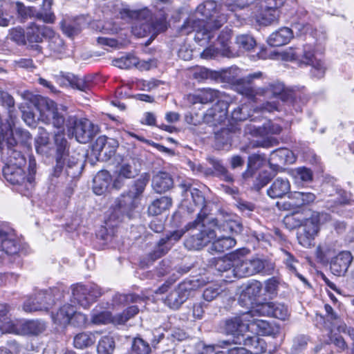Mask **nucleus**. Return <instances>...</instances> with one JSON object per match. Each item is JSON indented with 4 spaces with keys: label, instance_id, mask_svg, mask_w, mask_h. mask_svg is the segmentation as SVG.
<instances>
[{
    "label": "nucleus",
    "instance_id": "f257e3e1",
    "mask_svg": "<svg viewBox=\"0 0 354 354\" xmlns=\"http://www.w3.org/2000/svg\"><path fill=\"white\" fill-rule=\"evenodd\" d=\"M27 98L39 111L42 120L58 129H62L66 122L68 135L75 136L80 143L89 142L98 133V127L88 119L78 120L76 116L69 115L66 120L56 104L49 98L30 93L27 94Z\"/></svg>",
    "mask_w": 354,
    "mask_h": 354
},
{
    "label": "nucleus",
    "instance_id": "f03ea898",
    "mask_svg": "<svg viewBox=\"0 0 354 354\" xmlns=\"http://www.w3.org/2000/svg\"><path fill=\"white\" fill-rule=\"evenodd\" d=\"M227 11L234 12V7L218 5L212 0L204 1L196 8L194 15L184 22L180 32L185 35L196 32V39L209 41L213 37L212 30L218 29L227 22Z\"/></svg>",
    "mask_w": 354,
    "mask_h": 354
},
{
    "label": "nucleus",
    "instance_id": "7ed1b4c3",
    "mask_svg": "<svg viewBox=\"0 0 354 354\" xmlns=\"http://www.w3.org/2000/svg\"><path fill=\"white\" fill-rule=\"evenodd\" d=\"M54 140L56 146L55 165L53 168L50 178L53 180V178L65 176L66 183L68 185L66 194L70 196L73 192L75 181L82 174L84 164L79 158L69 154V145L64 130L55 133Z\"/></svg>",
    "mask_w": 354,
    "mask_h": 354
},
{
    "label": "nucleus",
    "instance_id": "20e7f679",
    "mask_svg": "<svg viewBox=\"0 0 354 354\" xmlns=\"http://www.w3.org/2000/svg\"><path fill=\"white\" fill-rule=\"evenodd\" d=\"M122 18H129L134 21L132 32L139 37L147 35H157L167 28V15L160 13L153 16L147 8L132 10L124 9L120 12Z\"/></svg>",
    "mask_w": 354,
    "mask_h": 354
},
{
    "label": "nucleus",
    "instance_id": "39448f33",
    "mask_svg": "<svg viewBox=\"0 0 354 354\" xmlns=\"http://www.w3.org/2000/svg\"><path fill=\"white\" fill-rule=\"evenodd\" d=\"M205 219L196 218L187 224V231L191 230V232L185 239L184 245L188 250H201L216 237L215 230L205 224Z\"/></svg>",
    "mask_w": 354,
    "mask_h": 354
},
{
    "label": "nucleus",
    "instance_id": "423d86ee",
    "mask_svg": "<svg viewBox=\"0 0 354 354\" xmlns=\"http://www.w3.org/2000/svg\"><path fill=\"white\" fill-rule=\"evenodd\" d=\"M252 312L247 311L239 316L227 319L225 322L224 329L227 334L234 336L233 339L223 340L218 342V346L226 348L232 345L241 344L239 336H243L244 333L249 330L252 321Z\"/></svg>",
    "mask_w": 354,
    "mask_h": 354
},
{
    "label": "nucleus",
    "instance_id": "0eeeda50",
    "mask_svg": "<svg viewBox=\"0 0 354 354\" xmlns=\"http://www.w3.org/2000/svg\"><path fill=\"white\" fill-rule=\"evenodd\" d=\"M197 287V281H183L168 294L165 299V304L170 308L178 309Z\"/></svg>",
    "mask_w": 354,
    "mask_h": 354
},
{
    "label": "nucleus",
    "instance_id": "6e6552de",
    "mask_svg": "<svg viewBox=\"0 0 354 354\" xmlns=\"http://www.w3.org/2000/svg\"><path fill=\"white\" fill-rule=\"evenodd\" d=\"M138 205V202L127 194H122L115 200L109 219L122 221L125 217L131 218Z\"/></svg>",
    "mask_w": 354,
    "mask_h": 354
},
{
    "label": "nucleus",
    "instance_id": "1a4fd4ad",
    "mask_svg": "<svg viewBox=\"0 0 354 354\" xmlns=\"http://www.w3.org/2000/svg\"><path fill=\"white\" fill-rule=\"evenodd\" d=\"M72 294L74 299L80 305L86 308L96 298L101 296L102 291L100 288L95 284H77L73 287Z\"/></svg>",
    "mask_w": 354,
    "mask_h": 354
},
{
    "label": "nucleus",
    "instance_id": "9d476101",
    "mask_svg": "<svg viewBox=\"0 0 354 354\" xmlns=\"http://www.w3.org/2000/svg\"><path fill=\"white\" fill-rule=\"evenodd\" d=\"M54 304L52 290H40L34 296L28 297L23 305L26 312L47 310Z\"/></svg>",
    "mask_w": 354,
    "mask_h": 354
},
{
    "label": "nucleus",
    "instance_id": "9b49d317",
    "mask_svg": "<svg viewBox=\"0 0 354 354\" xmlns=\"http://www.w3.org/2000/svg\"><path fill=\"white\" fill-rule=\"evenodd\" d=\"M19 156L17 162H12L3 169V174L6 180L12 185H22L26 180V174L22 169L25 165L26 159L20 152H15Z\"/></svg>",
    "mask_w": 354,
    "mask_h": 354
},
{
    "label": "nucleus",
    "instance_id": "f8f14e48",
    "mask_svg": "<svg viewBox=\"0 0 354 354\" xmlns=\"http://www.w3.org/2000/svg\"><path fill=\"white\" fill-rule=\"evenodd\" d=\"M230 104L226 100H218L203 115V121L209 126L216 127L225 121Z\"/></svg>",
    "mask_w": 354,
    "mask_h": 354
},
{
    "label": "nucleus",
    "instance_id": "ddd939ff",
    "mask_svg": "<svg viewBox=\"0 0 354 354\" xmlns=\"http://www.w3.org/2000/svg\"><path fill=\"white\" fill-rule=\"evenodd\" d=\"M315 194L309 192H292L288 195V200L284 203L285 208L293 212H299L303 207L310 205L316 200Z\"/></svg>",
    "mask_w": 354,
    "mask_h": 354
},
{
    "label": "nucleus",
    "instance_id": "4468645a",
    "mask_svg": "<svg viewBox=\"0 0 354 354\" xmlns=\"http://www.w3.org/2000/svg\"><path fill=\"white\" fill-rule=\"evenodd\" d=\"M269 89L274 96H280L283 102L292 106L297 112L301 111V105L304 104V102H301L300 95H297L292 91H285L283 84L279 82L271 84Z\"/></svg>",
    "mask_w": 354,
    "mask_h": 354
},
{
    "label": "nucleus",
    "instance_id": "2eb2a0df",
    "mask_svg": "<svg viewBox=\"0 0 354 354\" xmlns=\"http://www.w3.org/2000/svg\"><path fill=\"white\" fill-rule=\"evenodd\" d=\"M190 196L192 201L187 204L189 199H185L183 201V205L185 206L190 213L198 211L197 218H207L205 199L202 192L199 189L194 188L191 190Z\"/></svg>",
    "mask_w": 354,
    "mask_h": 354
},
{
    "label": "nucleus",
    "instance_id": "dca6fc26",
    "mask_svg": "<svg viewBox=\"0 0 354 354\" xmlns=\"http://www.w3.org/2000/svg\"><path fill=\"white\" fill-rule=\"evenodd\" d=\"M301 63L311 66L312 68L310 70V73L313 76L317 78L324 77L326 67L321 59H317L315 57L314 52L311 50L309 46H304Z\"/></svg>",
    "mask_w": 354,
    "mask_h": 354
},
{
    "label": "nucleus",
    "instance_id": "f3484780",
    "mask_svg": "<svg viewBox=\"0 0 354 354\" xmlns=\"http://www.w3.org/2000/svg\"><path fill=\"white\" fill-rule=\"evenodd\" d=\"M353 260L351 252L348 251L340 252L333 257L330 261V269L336 276H344Z\"/></svg>",
    "mask_w": 354,
    "mask_h": 354
},
{
    "label": "nucleus",
    "instance_id": "a211bd4d",
    "mask_svg": "<svg viewBox=\"0 0 354 354\" xmlns=\"http://www.w3.org/2000/svg\"><path fill=\"white\" fill-rule=\"evenodd\" d=\"M171 249L169 244L163 238L160 239L153 250L140 259V266L143 268L149 266L157 259L166 255Z\"/></svg>",
    "mask_w": 354,
    "mask_h": 354
},
{
    "label": "nucleus",
    "instance_id": "6ab92c4d",
    "mask_svg": "<svg viewBox=\"0 0 354 354\" xmlns=\"http://www.w3.org/2000/svg\"><path fill=\"white\" fill-rule=\"evenodd\" d=\"M53 30L46 26H39L35 23L30 24L26 28V39L30 43H41L44 39L52 37Z\"/></svg>",
    "mask_w": 354,
    "mask_h": 354
},
{
    "label": "nucleus",
    "instance_id": "aec40b11",
    "mask_svg": "<svg viewBox=\"0 0 354 354\" xmlns=\"http://www.w3.org/2000/svg\"><path fill=\"white\" fill-rule=\"evenodd\" d=\"M257 312L263 315L284 320L288 317V308L281 304L267 302L258 306Z\"/></svg>",
    "mask_w": 354,
    "mask_h": 354
},
{
    "label": "nucleus",
    "instance_id": "412c9836",
    "mask_svg": "<svg viewBox=\"0 0 354 354\" xmlns=\"http://www.w3.org/2000/svg\"><path fill=\"white\" fill-rule=\"evenodd\" d=\"M299 226L301 231L298 233V239L300 242L313 239L319 232V218L312 216L302 221Z\"/></svg>",
    "mask_w": 354,
    "mask_h": 354
},
{
    "label": "nucleus",
    "instance_id": "4be33fe9",
    "mask_svg": "<svg viewBox=\"0 0 354 354\" xmlns=\"http://www.w3.org/2000/svg\"><path fill=\"white\" fill-rule=\"evenodd\" d=\"M19 245L12 233L0 230V258L18 252Z\"/></svg>",
    "mask_w": 354,
    "mask_h": 354
},
{
    "label": "nucleus",
    "instance_id": "5701e85b",
    "mask_svg": "<svg viewBox=\"0 0 354 354\" xmlns=\"http://www.w3.org/2000/svg\"><path fill=\"white\" fill-rule=\"evenodd\" d=\"M262 283L259 281H253L248 283L242 290L239 302L245 306H252L262 292Z\"/></svg>",
    "mask_w": 354,
    "mask_h": 354
},
{
    "label": "nucleus",
    "instance_id": "b1692460",
    "mask_svg": "<svg viewBox=\"0 0 354 354\" xmlns=\"http://www.w3.org/2000/svg\"><path fill=\"white\" fill-rule=\"evenodd\" d=\"M261 76V72H257L249 74L246 77L238 80L236 84V91L239 93L245 95L249 98L254 97L257 92L253 87L252 82L254 79L260 78Z\"/></svg>",
    "mask_w": 354,
    "mask_h": 354
},
{
    "label": "nucleus",
    "instance_id": "393cba45",
    "mask_svg": "<svg viewBox=\"0 0 354 354\" xmlns=\"http://www.w3.org/2000/svg\"><path fill=\"white\" fill-rule=\"evenodd\" d=\"M151 186L156 193L162 194L170 190L173 187L174 180L169 173L158 171L153 176Z\"/></svg>",
    "mask_w": 354,
    "mask_h": 354
},
{
    "label": "nucleus",
    "instance_id": "a878e982",
    "mask_svg": "<svg viewBox=\"0 0 354 354\" xmlns=\"http://www.w3.org/2000/svg\"><path fill=\"white\" fill-rule=\"evenodd\" d=\"M232 31L228 28L222 30L217 37L216 46L221 52V55L227 57H234L236 53L233 52L230 46Z\"/></svg>",
    "mask_w": 354,
    "mask_h": 354
},
{
    "label": "nucleus",
    "instance_id": "bb28decb",
    "mask_svg": "<svg viewBox=\"0 0 354 354\" xmlns=\"http://www.w3.org/2000/svg\"><path fill=\"white\" fill-rule=\"evenodd\" d=\"M249 132L255 136L266 137L269 135L279 134L282 130L281 127L271 121L265 122L261 127H255L252 124L247 126Z\"/></svg>",
    "mask_w": 354,
    "mask_h": 354
},
{
    "label": "nucleus",
    "instance_id": "cd10ccee",
    "mask_svg": "<svg viewBox=\"0 0 354 354\" xmlns=\"http://www.w3.org/2000/svg\"><path fill=\"white\" fill-rule=\"evenodd\" d=\"M290 189V185L287 178L279 177L274 180L267 190L268 195L272 198H281L288 194Z\"/></svg>",
    "mask_w": 354,
    "mask_h": 354
},
{
    "label": "nucleus",
    "instance_id": "c85d7f7f",
    "mask_svg": "<svg viewBox=\"0 0 354 354\" xmlns=\"http://www.w3.org/2000/svg\"><path fill=\"white\" fill-rule=\"evenodd\" d=\"M292 37V30L283 27L272 32L268 39V43L271 46H281L288 44Z\"/></svg>",
    "mask_w": 354,
    "mask_h": 354
},
{
    "label": "nucleus",
    "instance_id": "c756f323",
    "mask_svg": "<svg viewBox=\"0 0 354 354\" xmlns=\"http://www.w3.org/2000/svg\"><path fill=\"white\" fill-rule=\"evenodd\" d=\"M111 182V176L109 171L102 170L93 178V189L95 194L102 195L108 189Z\"/></svg>",
    "mask_w": 354,
    "mask_h": 354
},
{
    "label": "nucleus",
    "instance_id": "7c9ffc66",
    "mask_svg": "<svg viewBox=\"0 0 354 354\" xmlns=\"http://www.w3.org/2000/svg\"><path fill=\"white\" fill-rule=\"evenodd\" d=\"M281 253L283 263L288 272L297 277L304 283L309 285L306 279L297 272V268L299 264V261L290 252L284 249H281Z\"/></svg>",
    "mask_w": 354,
    "mask_h": 354
},
{
    "label": "nucleus",
    "instance_id": "2f4dec72",
    "mask_svg": "<svg viewBox=\"0 0 354 354\" xmlns=\"http://www.w3.org/2000/svg\"><path fill=\"white\" fill-rule=\"evenodd\" d=\"M295 160L292 152L287 148H279L272 151L269 158V162H274L277 165L290 164L294 162Z\"/></svg>",
    "mask_w": 354,
    "mask_h": 354
},
{
    "label": "nucleus",
    "instance_id": "473e14b6",
    "mask_svg": "<svg viewBox=\"0 0 354 354\" xmlns=\"http://www.w3.org/2000/svg\"><path fill=\"white\" fill-rule=\"evenodd\" d=\"M149 179L150 175L148 173L142 174L139 178L133 182L131 187L126 194L139 202Z\"/></svg>",
    "mask_w": 354,
    "mask_h": 354
},
{
    "label": "nucleus",
    "instance_id": "72a5a7b5",
    "mask_svg": "<svg viewBox=\"0 0 354 354\" xmlns=\"http://www.w3.org/2000/svg\"><path fill=\"white\" fill-rule=\"evenodd\" d=\"M172 205V199L168 196H162L153 201L148 207V214L158 216L167 210Z\"/></svg>",
    "mask_w": 354,
    "mask_h": 354
},
{
    "label": "nucleus",
    "instance_id": "f704fd0d",
    "mask_svg": "<svg viewBox=\"0 0 354 354\" xmlns=\"http://www.w3.org/2000/svg\"><path fill=\"white\" fill-rule=\"evenodd\" d=\"M236 245V240L231 236H221L214 240L210 247L209 251L212 254L223 253L233 248Z\"/></svg>",
    "mask_w": 354,
    "mask_h": 354
},
{
    "label": "nucleus",
    "instance_id": "c9c22d12",
    "mask_svg": "<svg viewBox=\"0 0 354 354\" xmlns=\"http://www.w3.org/2000/svg\"><path fill=\"white\" fill-rule=\"evenodd\" d=\"M45 328V324L38 320H21V335H37Z\"/></svg>",
    "mask_w": 354,
    "mask_h": 354
},
{
    "label": "nucleus",
    "instance_id": "e433bc0d",
    "mask_svg": "<svg viewBox=\"0 0 354 354\" xmlns=\"http://www.w3.org/2000/svg\"><path fill=\"white\" fill-rule=\"evenodd\" d=\"M266 157L265 154L253 153L248 157L247 170L243 174L244 178L250 177L254 171L261 168L266 162Z\"/></svg>",
    "mask_w": 354,
    "mask_h": 354
},
{
    "label": "nucleus",
    "instance_id": "4c0bfd02",
    "mask_svg": "<svg viewBox=\"0 0 354 354\" xmlns=\"http://www.w3.org/2000/svg\"><path fill=\"white\" fill-rule=\"evenodd\" d=\"M243 345L249 348L250 354H261L266 351L265 340L258 336L246 337L243 340Z\"/></svg>",
    "mask_w": 354,
    "mask_h": 354
},
{
    "label": "nucleus",
    "instance_id": "58836bf2",
    "mask_svg": "<svg viewBox=\"0 0 354 354\" xmlns=\"http://www.w3.org/2000/svg\"><path fill=\"white\" fill-rule=\"evenodd\" d=\"M95 340V336L92 333L82 332L74 337L73 345L76 348L84 349L94 345Z\"/></svg>",
    "mask_w": 354,
    "mask_h": 354
},
{
    "label": "nucleus",
    "instance_id": "ea45409f",
    "mask_svg": "<svg viewBox=\"0 0 354 354\" xmlns=\"http://www.w3.org/2000/svg\"><path fill=\"white\" fill-rule=\"evenodd\" d=\"M208 161L212 166L216 176L228 183L233 181V176L223 165L221 160L214 158H209Z\"/></svg>",
    "mask_w": 354,
    "mask_h": 354
},
{
    "label": "nucleus",
    "instance_id": "a19ab883",
    "mask_svg": "<svg viewBox=\"0 0 354 354\" xmlns=\"http://www.w3.org/2000/svg\"><path fill=\"white\" fill-rule=\"evenodd\" d=\"M74 314V307L72 305H64L56 314H53L52 317L55 323L59 325H66L69 324L71 315Z\"/></svg>",
    "mask_w": 354,
    "mask_h": 354
},
{
    "label": "nucleus",
    "instance_id": "79ce46f5",
    "mask_svg": "<svg viewBox=\"0 0 354 354\" xmlns=\"http://www.w3.org/2000/svg\"><path fill=\"white\" fill-rule=\"evenodd\" d=\"M218 93L219 92L216 90L204 88L193 95L194 102L201 104L211 102L218 97Z\"/></svg>",
    "mask_w": 354,
    "mask_h": 354
},
{
    "label": "nucleus",
    "instance_id": "37998d69",
    "mask_svg": "<svg viewBox=\"0 0 354 354\" xmlns=\"http://www.w3.org/2000/svg\"><path fill=\"white\" fill-rule=\"evenodd\" d=\"M252 321L250 325L255 327L257 333L260 335H270L274 332V328L270 324L263 319H254L253 313L255 310H252Z\"/></svg>",
    "mask_w": 354,
    "mask_h": 354
},
{
    "label": "nucleus",
    "instance_id": "c03bdc74",
    "mask_svg": "<svg viewBox=\"0 0 354 354\" xmlns=\"http://www.w3.org/2000/svg\"><path fill=\"white\" fill-rule=\"evenodd\" d=\"M138 63V59L132 55H127L112 60L113 66L122 69H129L133 66L137 67Z\"/></svg>",
    "mask_w": 354,
    "mask_h": 354
},
{
    "label": "nucleus",
    "instance_id": "a18cd8bd",
    "mask_svg": "<svg viewBox=\"0 0 354 354\" xmlns=\"http://www.w3.org/2000/svg\"><path fill=\"white\" fill-rule=\"evenodd\" d=\"M115 341L111 336L102 337L97 346V354H113L115 350Z\"/></svg>",
    "mask_w": 354,
    "mask_h": 354
},
{
    "label": "nucleus",
    "instance_id": "49530a36",
    "mask_svg": "<svg viewBox=\"0 0 354 354\" xmlns=\"http://www.w3.org/2000/svg\"><path fill=\"white\" fill-rule=\"evenodd\" d=\"M132 163L130 162H122L120 164L118 170V179L133 178L138 176V171L133 166Z\"/></svg>",
    "mask_w": 354,
    "mask_h": 354
},
{
    "label": "nucleus",
    "instance_id": "de8ad7c7",
    "mask_svg": "<svg viewBox=\"0 0 354 354\" xmlns=\"http://www.w3.org/2000/svg\"><path fill=\"white\" fill-rule=\"evenodd\" d=\"M235 43L240 50L244 51L251 50L256 46V41L254 37L247 34L238 35L236 37Z\"/></svg>",
    "mask_w": 354,
    "mask_h": 354
},
{
    "label": "nucleus",
    "instance_id": "09e8293b",
    "mask_svg": "<svg viewBox=\"0 0 354 354\" xmlns=\"http://www.w3.org/2000/svg\"><path fill=\"white\" fill-rule=\"evenodd\" d=\"M46 6V5H44ZM51 2H48L46 8L41 11H35V17L38 20L42 21L46 24H53L55 21V15L50 10Z\"/></svg>",
    "mask_w": 354,
    "mask_h": 354
},
{
    "label": "nucleus",
    "instance_id": "8fccbe9b",
    "mask_svg": "<svg viewBox=\"0 0 354 354\" xmlns=\"http://www.w3.org/2000/svg\"><path fill=\"white\" fill-rule=\"evenodd\" d=\"M131 351L136 354H150L151 347L147 342L137 337L133 339Z\"/></svg>",
    "mask_w": 354,
    "mask_h": 354
},
{
    "label": "nucleus",
    "instance_id": "3c124183",
    "mask_svg": "<svg viewBox=\"0 0 354 354\" xmlns=\"http://www.w3.org/2000/svg\"><path fill=\"white\" fill-rule=\"evenodd\" d=\"M67 80L73 88L86 92L90 89L91 82L85 77H80L75 75L68 76Z\"/></svg>",
    "mask_w": 354,
    "mask_h": 354
},
{
    "label": "nucleus",
    "instance_id": "603ef678",
    "mask_svg": "<svg viewBox=\"0 0 354 354\" xmlns=\"http://www.w3.org/2000/svg\"><path fill=\"white\" fill-rule=\"evenodd\" d=\"M141 301H143L142 298L135 294H117L113 297V302L117 305H124L130 303H140Z\"/></svg>",
    "mask_w": 354,
    "mask_h": 354
},
{
    "label": "nucleus",
    "instance_id": "864d4df0",
    "mask_svg": "<svg viewBox=\"0 0 354 354\" xmlns=\"http://www.w3.org/2000/svg\"><path fill=\"white\" fill-rule=\"evenodd\" d=\"M0 328L8 333L21 335V320H11L8 317L0 324Z\"/></svg>",
    "mask_w": 354,
    "mask_h": 354
},
{
    "label": "nucleus",
    "instance_id": "5fc2aeb1",
    "mask_svg": "<svg viewBox=\"0 0 354 354\" xmlns=\"http://www.w3.org/2000/svg\"><path fill=\"white\" fill-rule=\"evenodd\" d=\"M234 268L236 274L239 277H247L252 275V270H250V262L249 259L236 261L234 264Z\"/></svg>",
    "mask_w": 354,
    "mask_h": 354
},
{
    "label": "nucleus",
    "instance_id": "6e6d98bb",
    "mask_svg": "<svg viewBox=\"0 0 354 354\" xmlns=\"http://www.w3.org/2000/svg\"><path fill=\"white\" fill-rule=\"evenodd\" d=\"M187 232V225L185 228H182L180 230H176L171 232H169L167 234H165L162 238L165 240L167 243H168L171 248L178 242L183 236Z\"/></svg>",
    "mask_w": 354,
    "mask_h": 354
},
{
    "label": "nucleus",
    "instance_id": "4d7b16f0",
    "mask_svg": "<svg viewBox=\"0 0 354 354\" xmlns=\"http://www.w3.org/2000/svg\"><path fill=\"white\" fill-rule=\"evenodd\" d=\"M10 39L18 44L24 45L26 44V31L21 27H16L10 30Z\"/></svg>",
    "mask_w": 354,
    "mask_h": 354
},
{
    "label": "nucleus",
    "instance_id": "13d9d810",
    "mask_svg": "<svg viewBox=\"0 0 354 354\" xmlns=\"http://www.w3.org/2000/svg\"><path fill=\"white\" fill-rule=\"evenodd\" d=\"M60 26L64 34L67 35L68 37H73L75 35H77L80 31L77 26L66 20H62L61 21Z\"/></svg>",
    "mask_w": 354,
    "mask_h": 354
},
{
    "label": "nucleus",
    "instance_id": "bf43d9fd",
    "mask_svg": "<svg viewBox=\"0 0 354 354\" xmlns=\"http://www.w3.org/2000/svg\"><path fill=\"white\" fill-rule=\"evenodd\" d=\"M215 269L218 270L219 272H226L230 271L231 272H234V270L233 268L234 264H232L231 261L229 259H215Z\"/></svg>",
    "mask_w": 354,
    "mask_h": 354
},
{
    "label": "nucleus",
    "instance_id": "052dcab7",
    "mask_svg": "<svg viewBox=\"0 0 354 354\" xmlns=\"http://www.w3.org/2000/svg\"><path fill=\"white\" fill-rule=\"evenodd\" d=\"M294 176L302 182H310L313 180V172L310 169L299 167L294 171Z\"/></svg>",
    "mask_w": 354,
    "mask_h": 354
},
{
    "label": "nucleus",
    "instance_id": "680f3d73",
    "mask_svg": "<svg viewBox=\"0 0 354 354\" xmlns=\"http://www.w3.org/2000/svg\"><path fill=\"white\" fill-rule=\"evenodd\" d=\"M218 344H206L203 342H199L196 345V348L198 354H222V353L216 352V347H218ZM218 348H220L218 346Z\"/></svg>",
    "mask_w": 354,
    "mask_h": 354
},
{
    "label": "nucleus",
    "instance_id": "e2e57ef3",
    "mask_svg": "<svg viewBox=\"0 0 354 354\" xmlns=\"http://www.w3.org/2000/svg\"><path fill=\"white\" fill-rule=\"evenodd\" d=\"M138 312L139 308L137 306H129L118 316V322L120 324L125 323L129 319L137 315Z\"/></svg>",
    "mask_w": 354,
    "mask_h": 354
},
{
    "label": "nucleus",
    "instance_id": "0e129e2a",
    "mask_svg": "<svg viewBox=\"0 0 354 354\" xmlns=\"http://www.w3.org/2000/svg\"><path fill=\"white\" fill-rule=\"evenodd\" d=\"M223 290L221 287L217 286H213L207 287L203 291V297L205 300L207 301H212L216 298L221 292Z\"/></svg>",
    "mask_w": 354,
    "mask_h": 354
},
{
    "label": "nucleus",
    "instance_id": "69168bd1",
    "mask_svg": "<svg viewBox=\"0 0 354 354\" xmlns=\"http://www.w3.org/2000/svg\"><path fill=\"white\" fill-rule=\"evenodd\" d=\"M277 10H266L263 9L261 14V23L264 25H270L277 20Z\"/></svg>",
    "mask_w": 354,
    "mask_h": 354
},
{
    "label": "nucleus",
    "instance_id": "338daca9",
    "mask_svg": "<svg viewBox=\"0 0 354 354\" xmlns=\"http://www.w3.org/2000/svg\"><path fill=\"white\" fill-rule=\"evenodd\" d=\"M194 76L196 79L201 80L208 78L216 79L218 74L216 72L209 71L205 68H200L194 72Z\"/></svg>",
    "mask_w": 354,
    "mask_h": 354
},
{
    "label": "nucleus",
    "instance_id": "774afa93",
    "mask_svg": "<svg viewBox=\"0 0 354 354\" xmlns=\"http://www.w3.org/2000/svg\"><path fill=\"white\" fill-rule=\"evenodd\" d=\"M13 66L16 68H23L28 71H32L36 68L32 59L30 58H19L13 62Z\"/></svg>",
    "mask_w": 354,
    "mask_h": 354
}]
</instances>
